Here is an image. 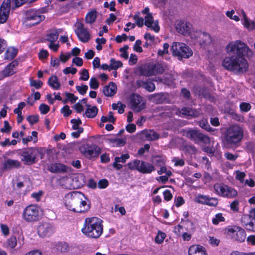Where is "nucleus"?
I'll list each match as a JSON object with an SVG mask.
<instances>
[{
  "mask_svg": "<svg viewBox=\"0 0 255 255\" xmlns=\"http://www.w3.org/2000/svg\"><path fill=\"white\" fill-rule=\"evenodd\" d=\"M87 199L81 192L73 191L67 193L64 198V204L66 208L77 213L87 212L90 208Z\"/></svg>",
  "mask_w": 255,
  "mask_h": 255,
  "instance_id": "1",
  "label": "nucleus"
},
{
  "mask_svg": "<svg viewBox=\"0 0 255 255\" xmlns=\"http://www.w3.org/2000/svg\"><path fill=\"white\" fill-rule=\"evenodd\" d=\"M102 223L103 221L97 217L86 218L82 232L89 238L97 239L103 232Z\"/></svg>",
  "mask_w": 255,
  "mask_h": 255,
  "instance_id": "2",
  "label": "nucleus"
},
{
  "mask_svg": "<svg viewBox=\"0 0 255 255\" xmlns=\"http://www.w3.org/2000/svg\"><path fill=\"white\" fill-rule=\"evenodd\" d=\"M222 65L226 69L237 74L243 73L248 69V62L242 56L227 57L223 60Z\"/></svg>",
  "mask_w": 255,
  "mask_h": 255,
  "instance_id": "3",
  "label": "nucleus"
},
{
  "mask_svg": "<svg viewBox=\"0 0 255 255\" xmlns=\"http://www.w3.org/2000/svg\"><path fill=\"white\" fill-rule=\"evenodd\" d=\"M243 137V131L239 126L231 127L225 133L224 145L227 148H231L239 143Z\"/></svg>",
  "mask_w": 255,
  "mask_h": 255,
  "instance_id": "4",
  "label": "nucleus"
},
{
  "mask_svg": "<svg viewBox=\"0 0 255 255\" xmlns=\"http://www.w3.org/2000/svg\"><path fill=\"white\" fill-rule=\"evenodd\" d=\"M227 52L229 53L237 54L236 56L244 57H252L253 55V51L247 44L241 40H236L230 42L226 46Z\"/></svg>",
  "mask_w": 255,
  "mask_h": 255,
  "instance_id": "5",
  "label": "nucleus"
},
{
  "mask_svg": "<svg viewBox=\"0 0 255 255\" xmlns=\"http://www.w3.org/2000/svg\"><path fill=\"white\" fill-rule=\"evenodd\" d=\"M172 54L179 60L188 58L193 54L191 49L185 43L174 42L171 46Z\"/></svg>",
  "mask_w": 255,
  "mask_h": 255,
  "instance_id": "6",
  "label": "nucleus"
},
{
  "mask_svg": "<svg viewBox=\"0 0 255 255\" xmlns=\"http://www.w3.org/2000/svg\"><path fill=\"white\" fill-rule=\"evenodd\" d=\"M22 217L26 222H36L41 217L40 208L36 205H29L24 209Z\"/></svg>",
  "mask_w": 255,
  "mask_h": 255,
  "instance_id": "7",
  "label": "nucleus"
},
{
  "mask_svg": "<svg viewBox=\"0 0 255 255\" xmlns=\"http://www.w3.org/2000/svg\"><path fill=\"white\" fill-rule=\"evenodd\" d=\"M127 166L131 170H136L143 174H149L155 170L154 165L149 162L135 159L129 162Z\"/></svg>",
  "mask_w": 255,
  "mask_h": 255,
  "instance_id": "8",
  "label": "nucleus"
},
{
  "mask_svg": "<svg viewBox=\"0 0 255 255\" xmlns=\"http://www.w3.org/2000/svg\"><path fill=\"white\" fill-rule=\"evenodd\" d=\"M45 18L44 15L39 14L38 11L33 9L26 11L23 23L26 26H33L37 24Z\"/></svg>",
  "mask_w": 255,
  "mask_h": 255,
  "instance_id": "9",
  "label": "nucleus"
},
{
  "mask_svg": "<svg viewBox=\"0 0 255 255\" xmlns=\"http://www.w3.org/2000/svg\"><path fill=\"white\" fill-rule=\"evenodd\" d=\"M214 188L218 195L224 197L234 198L237 195L236 190L223 183L215 184Z\"/></svg>",
  "mask_w": 255,
  "mask_h": 255,
  "instance_id": "10",
  "label": "nucleus"
},
{
  "mask_svg": "<svg viewBox=\"0 0 255 255\" xmlns=\"http://www.w3.org/2000/svg\"><path fill=\"white\" fill-rule=\"evenodd\" d=\"M37 150L38 151V149L32 147L27 148L20 152L19 155L21 157V160L25 164L31 165L36 162L35 153Z\"/></svg>",
  "mask_w": 255,
  "mask_h": 255,
  "instance_id": "11",
  "label": "nucleus"
},
{
  "mask_svg": "<svg viewBox=\"0 0 255 255\" xmlns=\"http://www.w3.org/2000/svg\"><path fill=\"white\" fill-rule=\"evenodd\" d=\"M186 136L190 140L194 141L195 143L202 142L207 144L210 142V138L208 136L196 129L188 130L186 133Z\"/></svg>",
  "mask_w": 255,
  "mask_h": 255,
  "instance_id": "12",
  "label": "nucleus"
},
{
  "mask_svg": "<svg viewBox=\"0 0 255 255\" xmlns=\"http://www.w3.org/2000/svg\"><path fill=\"white\" fill-rule=\"evenodd\" d=\"M80 150L89 158L97 157L101 153L100 148L95 144H86L80 148Z\"/></svg>",
  "mask_w": 255,
  "mask_h": 255,
  "instance_id": "13",
  "label": "nucleus"
},
{
  "mask_svg": "<svg viewBox=\"0 0 255 255\" xmlns=\"http://www.w3.org/2000/svg\"><path fill=\"white\" fill-rule=\"evenodd\" d=\"M228 232L233 240L239 243H242L245 241L246 232L244 229L240 227L235 226L233 228H229L228 229Z\"/></svg>",
  "mask_w": 255,
  "mask_h": 255,
  "instance_id": "14",
  "label": "nucleus"
},
{
  "mask_svg": "<svg viewBox=\"0 0 255 255\" xmlns=\"http://www.w3.org/2000/svg\"><path fill=\"white\" fill-rule=\"evenodd\" d=\"M192 38L197 39L201 46H205L210 44L212 39L210 35L206 32L196 31L191 34Z\"/></svg>",
  "mask_w": 255,
  "mask_h": 255,
  "instance_id": "15",
  "label": "nucleus"
},
{
  "mask_svg": "<svg viewBox=\"0 0 255 255\" xmlns=\"http://www.w3.org/2000/svg\"><path fill=\"white\" fill-rule=\"evenodd\" d=\"M131 108L135 112H139L145 108V103L143 101L142 97L137 94H132L130 97Z\"/></svg>",
  "mask_w": 255,
  "mask_h": 255,
  "instance_id": "16",
  "label": "nucleus"
},
{
  "mask_svg": "<svg viewBox=\"0 0 255 255\" xmlns=\"http://www.w3.org/2000/svg\"><path fill=\"white\" fill-rule=\"evenodd\" d=\"M76 28L75 29V33L79 39L83 42H87L90 39V34L88 29L85 28L81 22H78L76 24Z\"/></svg>",
  "mask_w": 255,
  "mask_h": 255,
  "instance_id": "17",
  "label": "nucleus"
},
{
  "mask_svg": "<svg viewBox=\"0 0 255 255\" xmlns=\"http://www.w3.org/2000/svg\"><path fill=\"white\" fill-rule=\"evenodd\" d=\"M10 4V0H4L0 6V24L7 21L9 14Z\"/></svg>",
  "mask_w": 255,
  "mask_h": 255,
  "instance_id": "18",
  "label": "nucleus"
},
{
  "mask_svg": "<svg viewBox=\"0 0 255 255\" xmlns=\"http://www.w3.org/2000/svg\"><path fill=\"white\" fill-rule=\"evenodd\" d=\"M38 235L42 237H45L51 235L54 231L53 226L49 223H42L40 224L37 228Z\"/></svg>",
  "mask_w": 255,
  "mask_h": 255,
  "instance_id": "19",
  "label": "nucleus"
},
{
  "mask_svg": "<svg viewBox=\"0 0 255 255\" xmlns=\"http://www.w3.org/2000/svg\"><path fill=\"white\" fill-rule=\"evenodd\" d=\"M165 70L164 66L160 63H156L149 65L144 73L146 76H151L163 73Z\"/></svg>",
  "mask_w": 255,
  "mask_h": 255,
  "instance_id": "20",
  "label": "nucleus"
},
{
  "mask_svg": "<svg viewBox=\"0 0 255 255\" xmlns=\"http://www.w3.org/2000/svg\"><path fill=\"white\" fill-rule=\"evenodd\" d=\"M191 27L190 23L180 20L177 22L175 28L178 33L186 36L189 34Z\"/></svg>",
  "mask_w": 255,
  "mask_h": 255,
  "instance_id": "21",
  "label": "nucleus"
},
{
  "mask_svg": "<svg viewBox=\"0 0 255 255\" xmlns=\"http://www.w3.org/2000/svg\"><path fill=\"white\" fill-rule=\"evenodd\" d=\"M48 170L54 173H66L68 171V167L64 164L54 163L50 165Z\"/></svg>",
  "mask_w": 255,
  "mask_h": 255,
  "instance_id": "22",
  "label": "nucleus"
},
{
  "mask_svg": "<svg viewBox=\"0 0 255 255\" xmlns=\"http://www.w3.org/2000/svg\"><path fill=\"white\" fill-rule=\"evenodd\" d=\"M189 255H207L205 248L200 245L191 246L188 251Z\"/></svg>",
  "mask_w": 255,
  "mask_h": 255,
  "instance_id": "23",
  "label": "nucleus"
},
{
  "mask_svg": "<svg viewBox=\"0 0 255 255\" xmlns=\"http://www.w3.org/2000/svg\"><path fill=\"white\" fill-rule=\"evenodd\" d=\"M141 137L147 140H155L159 138V134L153 130H144L140 133Z\"/></svg>",
  "mask_w": 255,
  "mask_h": 255,
  "instance_id": "24",
  "label": "nucleus"
},
{
  "mask_svg": "<svg viewBox=\"0 0 255 255\" xmlns=\"http://www.w3.org/2000/svg\"><path fill=\"white\" fill-rule=\"evenodd\" d=\"M117 91L116 85L112 82H110L109 85L104 87L103 92L107 97H112L115 95Z\"/></svg>",
  "mask_w": 255,
  "mask_h": 255,
  "instance_id": "25",
  "label": "nucleus"
},
{
  "mask_svg": "<svg viewBox=\"0 0 255 255\" xmlns=\"http://www.w3.org/2000/svg\"><path fill=\"white\" fill-rule=\"evenodd\" d=\"M18 62L17 60H14L9 64L3 70L2 74L4 76H9L15 73L14 68L18 65Z\"/></svg>",
  "mask_w": 255,
  "mask_h": 255,
  "instance_id": "26",
  "label": "nucleus"
},
{
  "mask_svg": "<svg viewBox=\"0 0 255 255\" xmlns=\"http://www.w3.org/2000/svg\"><path fill=\"white\" fill-rule=\"evenodd\" d=\"M253 218H255V209L251 210L249 214L244 215L242 217L241 223L246 229L249 225L250 221L253 220Z\"/></svg>",
  "mask_w": 255,
  "mask_h": 255,
  "instance_id": "27",
  "label": "nucleus"
},
{
  "mask_svg": "<svg viewBox=\"0 0 255 255\" xmlns=\"http://www.w3.org/2000/svg\"><path fill=\"white\" fill-rule=\"evenodd\" d=\"M59 32L56 28H52L47 31L46 41L50 42H55L58 38Z\"/></svg>",
  "mask_w": 255,
  "mask_h": 255,
  "instance_id": "28",
  "label": "nucleus"
},
{
  "mask_svg": "<svg viewBox=\"0 0 255 255\" xmlns=\"http://www.w3.org/2000/svg\"><path fill=\"white\" fill-rule=\"evenodd\" d=\"M137 83L139 87L145 89L149 92L153 91L155 89L154 84L150 81H138Z\"/></svg>",
  "mask_w": 255,
  "mask_h": 255,
  "instance_id": "29",
  "label": "nucleus"
},
{
  "mask_svg": "<svg viewBox=\"0 0 255 255\" xmlns=\"http://www.w3.org/2000/svg\"><path fill=\"white\" fill-rule=\"evenodd\" d=\"M180 113L182 115L190 117H196L198 115L196 110L187 107L182 108L180 110Z\"/></svg>",
  "mask_w": 255,
  "mask_h": 255,
  "instance_id": "30",
  "label": "nucleus"
},
{
  "mask_svg": "<svg viewBox=\"0 0 255 255\" xmlns=\"http://www.w3.org/2000/svg\"><path fill=\"white\" fill-rule=\"evenodd\" d=\"M4 166L7 169L19 168L20 166V163L16 160L8 159L5 161Z\"/></svg>",
  "mask_w": 255,
  "mask_h": 255,
  "instance_id": "31",
  "label": "nucleus"
},
{
  "mask_svg": "<svg viewBox=\"0 0 255 255\" xmlns=\"http://www.w3.org/2000/svg\"><path fill=\"white\" fill-rule=\"evenodd\" d=\"M49 85L52 88L55 90H58L60 88V84L58 81L57 76L53 75L51 76L48 81Z\"/></svg>",
  "mask_w": 255,
  "mask_h": 255,
  "instance_id": "32",
  "label": "nucleus"
},
{
  "mask_svg": "<svg viewBox=\"0 0 255 255\" xmlns=\"http://www.w3.org/2000/svg\"><path fill=\"white\" fill-rule=\"evenodd\" d=\"M17 54V49L13 47L8 48L5 52V58L6 59H13Z\"/></svg>",
  "mask_w": 255,
  "mask_h": 255,
  "instance_id": "33",
  "label": "nucleus"
},
{
  "mask_svg": "<svg viewBox=\"0 0 255 255\" xmlns=\"http://www.w3.org/2000/svg\"><path fill=\"white\" fill-rule=\"evenodd\" d=\"M17 240L15 236H11L5 243V246L7 249H12L17 245Z\"/></svg>",
  "mask_w": 255,
  "mask_h": 255,
  "instance_id": "34",
  "label": "nucleus"
},
{
  "mask_svg": "<svg viewBox=\"0 0 255 255\" xmlns=\"http://www.w3.org/2000/svg\"><path fill=\"white\" fill-rule=\"evenodd\" d=\"M87 106L88 107V108L87 109L85 112V114L86 116L89 118H94L98 113V108L95 106L89 108V105Z\"/></svg>",
  "mask_w": 255,
  "mask_h": 255,
  "instance_id": "35",
  "label": "nucleus"
},
{
  "mask_svg": "<svg viewBox=\"0 0 255 255\" xmlns=\"http://www.w3.org/2000/svg\"><path fill=\"white\" fill-rule=\"evenodd\" d=\"M97 18V11L93 10L88 12L85 17L86 22L88 23H93Z\"/></svg>",
  "mask_w": 255,
  "mask_h": 255,
  "instance_id": "36",
  "label": "nucleus"
},
{
  "mask_svg": "<svg viewBox=\"0 0 255 255\" xmlns=\"http://www.w3.org/2000/svg\"><path fill=\"white\" fill-rule=\"evenodd\" d=\"M38 133L33 131L32 132V135L28 136L27 137H23L22 138V143L24 144H27L28 142L34 140V142H36L37 140Z\"/></svg>",
  "mask_w": 255,
  "mask_h": 255,
  "instance_id": "37",
  "label": "nucleus"
},
{
  "mask_svg": "<svg viewBox=\"0 0 255 255\" xmlns=\"http://www.w3.org/2000/svg\"><path fill=\"white\" fill-rule=\"evenodd\" d=\"M183 150L189 154H195L197 152L196 147L192 144H185L183 146Z\"/></svg>",
  "mask_w": 255,
  "mask_h": 255,
  "instance_id": "38",
  "label": "nucleus"
},
{
  "mask_svg": "<svg viewBox=\"0 0 255 255\" xmlns=\"http://www.w3.org/2000/svg\"><path fill=\"white\" fill-rule=\"evenodd\" d=\"M123 66V63L120 61H116L115 59L112 58L110 60V69L117 70Z\"/></svg>",
  "mask_w": 255,
  "mask_h": 255,
  "instance_id": "39",
  "label": "nucleus"
},
{
  "mask_svg": "<svg viewBox=\"0 0 255 255\" xmlns=\"http://www.w3.org/2000/svg\"><path fill=\"white\" fill-rule=\"evenodd\" d=\"M246 150L252 153H255V141H249L245 143Z\"/></svg>",
  "mask_w": 255,
  "mask_h": 255,
  "instance_id": "40",
  "label": "nucleus"
},
{
  "mask_svg": "<svg viewBox=\"0 0 255 255\" xmlns=\"http://www.w3.org/2000/svg\"><path fill=\"white\" fill-rule=\"evenodd\" d=\"M56 248L58 251L62 253L67 252L69 250V246L66 243H59L56 246Z\"/></svg>",
  "mask_w": 255,
  "mask_h": 255,
  "instance_id": "41",
  "label": "nucleus"
},
{
  "mask_svg": "<svg viewBox=\"0 0 255 255\" xmlns=\"http://www.w3.org/2000/svg\"><path fill=\"white\" fill-rule=\"evenodd\" d=\"M139 12H137V13L134 15L133 19L135 21L136 25L138 27H141L144 24V19L142 17H140L139 16Z\"/></svg>",
  "mask_w": 255,
  "mask_h": 255,
  "instance_id": "42",
  "label": "nucleus"
},
{
  "mask_svg": "<svg viewBox=\"0 0 255 255\" xmlns=\"http://www.w3.org/2000/svg\"><path fill=\"white\" fill-rule=\"evenodd\" d=\"M225 221V218L223 216L222 214L218 213L216 215L215 218L212 219V223L213 224L217 225L220 222H224Z\"/></svg>",
  "mask_w": 255,
  "mask_h": 255,
  "instance_id": "43",
  "label": "nucleus"
},
{
  "mask_svg": "<svg viewBox=\"0 0 255 255\" xmlns=\"http://www.w3.org/2000/svg\"><path fill=\"white\" fill-rule=\"evenodd\" d=\"M165 237L166 235L165 233L159 232L155 238V241L157 244H161L163 242Z\"/></svg>",
  "mask_w": 255,
  "mask_h": 255,
  "instance_id": "44",
  "label": "nucleus"
},
{
  "mask_svg": "<svg viewBox=\"0 0 255 255\" xmlns=\"http://www.w3.org/2000/svg\"><path fill=\"white\" fill-rule=\"evenodd\" d=\"M199 125L202 128H204L207 131H210L211 129V128L210 127V125L206 120L203 119L201 120L199 122Z\"/></svg>",
  "mask_w": 255,
  "mask_h": 255,
  "instance_id": "45",
  "label": "nucleus"
},
{
  "mask_svg": "<svg viewBox=\"0 0 255 255\" xmlns=\"http://www.w3.org/2000/svg\"><path fill=\"white\" fill-rule=\"evenodd\" d=\"M111 143L114 144L116 146H122L126 143V141L122 139L119 138H111L109 139Z\"/></svg>",
  "mask_w": 255,
  "mask_h": 255,
  "instance_id": "46",
  "label": "nucleus"
},
{
  "mask_svg": "<svg viewBox=\"0 0 255 255\" xmlns=\"http://www.w3.org/2000/svg\"><path fill=\"white\" fill-rule=\"evenodd\" d=\"M71 123L73 124L72 129L74 130L79 129V128L81 127H79V125L82 124V122L80 119H72L71 121Z\"/></svg>",
  "mask_w": 255,
  "mask_h": 255,
  "instance_id": "47",
  "label": "nucleus"
},
{
  "mask_svg": "<svg viewBox=\"0 0 255 255\" xmlns=\"http://www.w3.org/2000/svg\"><path fill=\"white\" fill-rule=\"evenodd\" d=\"M26 120L31 124L33 125L36 124L38 121V115H30L27 117Z\"/></svg>",
  "mask_w": 255,
  "mask_h": 255,
  "instance_id": "48",
  "label": "nucleus"
},
{
  "mask_svg": "<svg viewBox=\"0 0 255 255\" xmlns=\"http://www.w3.org/2000/svg\"><path fill=\"white\" fill-rule=\"evenodd\" d=\"M76 89L81 95H84L86 93L88 87L86 85H83L82 86H77Z\"/></svg>",
  "mask_w": 255,
  "mask_h": 255,
  "instance_id": "49",
  "label": "nucleus"
},
{
  "mask_svg": "<svg viewBox=\"0 0 255 255\" xmlns=\"http://www.w3.org/2000/svg\"><path fill=\"white\" fill-rule=\"evenodd\" d=\"M99 84L96 78L95 77H92L90 79V86L91 88L93 89H97L99 87Z\"/></svg>",
  "mask_w": 255,
  "mask_h": 255,
  "instance_id": "50",
  "label": "nucleus"
},
{
  "mask_svg": "<svg viewBox=\"0 0 255 255\" xmlns=\"http://www.w3.org/2000/svg\"><path fill=\"white\" fill-rule=\"evenodd\" d=\"M39 109L42 114L45 115L49 111L50 107L45 104H41L39 106Z\"/></svg>",
  "mask_w": 255,
  "mask_h": 255,
  "instance_id": "51",
  "label": "nucleus"
},
{
  "mask_svg": "<svg viewBox=\"0 0 255 255\" xmlns=\"http://www.w3.org/2000/svg\"><path fill=\"white\" fill-rule=\"evenodd\" d=\"M240 109L242 112H247L250 110L251 108V105L249 103L243 102L240 104Z\"/></svg>",
  "mask_w": 255,
  "mask_h": 255,
  "instance_id": "52",
  "label": "nucleus"
},
{
  "mask_svg": "<svg viewBox=\"0 0 255 255\" xmlns=\"http://www.w3.org/2000/svg\"><path fill=\"white\" fill-rule=\"evenodd\" d=\"M64 117H68L72 113V110L70 109L69 106H65L61 110Z\"/></svg>",
  "mask_w": 255,
  "mask_h": 255,
  "instance_id": "53",
  "label": "nucleus"
},
{
  "mask_svg": "<svg viewBox=\"0 0 255 255\" xmlns=\"http://www.w3.org/2000/svg\"><path fill=\"white\" fill-rule=\"evenodd\" d=\"M218 203V199L216 198L208 197L206 204L211 206H216Z\"/></svg>",
  "mask_w": 255,
  "mask_h": 255,
  "instance_id": "54",
  "label": "nucleus"
},
{
  "mask_svg": "<svg viewBox=\"0 0 255 255\" xmlns=\"http://www.w3.org/2000/svg\"><path fill=\"white\" fill-rule=\"evenodd\" d=\"M129 157V155L128 154H122L121 157H116L115 158V160L116 162H122L123 163H125L127 159H128Z\"/></svg>",
  "mask_w": 255,
  "mask_h": 255,
  "instance_id": "55",
  "label": "nucleus"
},
{
  "mask_svg": "<svg viewBox=\"0 0 255 255\" xmlns=\"http://www.w3.org/2000/svg\"><path fill=\"white\" fill-rule=\"evenodd\" d=\"M246 176V174L243 172H241L240 171H236V178L240 180L241 183H244V178Z\"/></svg>",
  "mask_w": 255,
  "mask_h": 255,
  "instance_id": "56",
  "label": "nucleus"
},
{
  "mask_svg": "<svg viewBox=\"0 0 255 255\" xmlns=\"http://www.w3.org/2000/svg\"><path fill=\"white\" fill-rule=\"evenodd\" d=\"M155 100L156 102L159 104L163 103L166 99L163 94H158L154 96Z\"/></svg>",
  "mask_w": 255,
  "mask_h": 255,
  "instance_id": "57",
  "label": "nucleus"
},
{
  "mask_svg": "<svg viewBox=\"0 0 255 255\" xmlns=\"http://www.w3.org/2000/svg\"><path fill=\"white\" fill-rule=\"evenodd\" d=\"M43 83L40 80H30V85L34 87L36 89H39L42 86Z\"/></svg>",
  "mask_w": 255,
  "mask_h": 255,
  "instance_id": "58",
  "label": "nucleus"
},
{
  "mask_svg": "<svg viewBox=\"0 0 255 255\" xmlns=\"http://www.w3.org/2000/svg\"><path fill=\"white\" fill-rule=\"evenodd\" d=\"M208 196L199 195L196 197L197 202L203 204H206Z\"/></svg>",
  "mask_w": 255,
  "mask_h": 255,
  "instance_id": "59",
  "label": "nucleus"
},
{
  "mask_svg": "<svg viewBox=\"0 0 255 255\" xmlns=\"http://www.w3.org/2000/svg\"><path fill=\"white\" fill-rule=\"evenodd\" d=\"M109 185V182L107 179H103L99 180L98 183V187L100 189L106 188Z\"/></svg>",
  "mask_w": 255,
  "mask_h": 255,
  "instance_id": "60",
  "label": "nucleus"
},
{
  "mask_svg": "<svg viewBox=\"0 0 255 255\" xmlns=\"http://www.w3.org/2000/svg\"><path fill=\"white\" fill-rule=\"evenodd\" d=\"M65 96H66L67 98L69 101H70L72 103H74L76 101V100L78 99V97L75 96L72 93H69L66 92L65 93Z\"/></svg>",
  "mask_w": 255,
  "mask_h": 255,
  "instance_id": "61",
  "label": "nucleus"
},
{
  "mask_svg": "<svg viewBox=\"0 0 255 255\" xmlns=\"http://www.w3.org/2000/svg\"><path fill=\"white\" fill-rule=\"evenodd\" d=\"M141 44V41L140 40H137L133 46V50L138 52H141L142 48L140 46Z\"/></svg>",
  "mask_w": 255,
  "mask_h": 255,
  "instance_id": "62",
  "label": "nucleus"
},
{
  "mask_svg": "<svg viewBox=\"0 0 255 255\" xmlns=\"http://www.w3.org/2000/svg\"><path fill=\"white\" fill-rule=\"evenodd\" d=\"M148 27H150L151 29L153 30L155 32H157L159 30V26L157 22L153 21L150 23L149 25H146Z\"/></svg>",
  "mask_w": 255,
  "mask_h": 255,
  "instance_id": "63",
  "label": "nucleus"
},
{
  "mask_svg": "<svg viewBox=\"0 0 255 255\" xmlns=\"http://www.w3.org/2000/svg\"><path fill=\"white\" fill-rule=\"evenodd\" d=\"M225 157L229 160L235 161L236 160L238 156L227 152L225 153Z\"/></svg>",
  "mask_w": 255,
  "mask_h": 255,
  "instance_id": "64",
  "label": "nucleus"
}]
</instances>
